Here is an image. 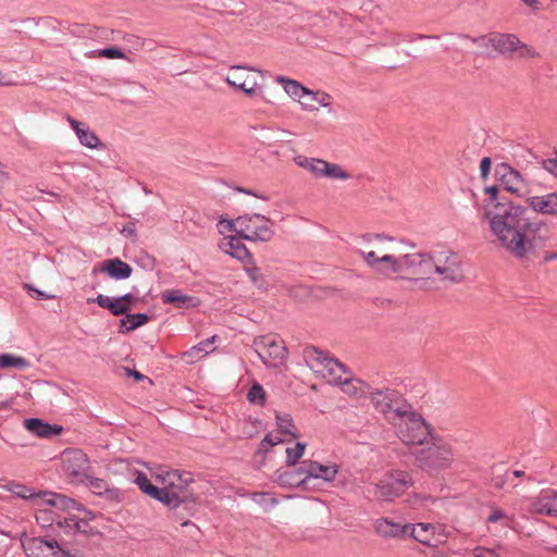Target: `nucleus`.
<instances>
[{
	"instance_id": "obj_1",
	"label": "nucleus",
	"mask_w": 557,
	"mask_h": 557,
	"mask_svg": "<svg viewBox=\"0 0 557 557\" xmlns=\"http://www.w3.org/2000/svg\"><path fill=\"white\" fill-rule=\"evenodd\" d=\"M484 194L482 219L488 222L500 246L518 260L535 256L544 243L540 232L545 225L531 222L529 207L510 199L498 185L486 186Z\"/></svg>"
},
{
	"instance_id": "obj_2",
	"label": "nucleus",
	"mask_w": 557,
	"mask_h": 557,
	"mask_svg": "<svg viewBox=\"0 0 557 557\" xmlns=\"http://www.w3.org/2000/svg\"><path fill=\"white\" fill-rule=\"evenodd\" d=\"M169 482L159 487L154 485L146 473L139 471L134 480L139 490L152 499L161 503L168 510V518L188 529V535L199 541L200 528L190 518H195L200 511V498L188 486L194 482L190 472L177 470L168 474Z\"/></svg>"
},
{
	"instance_id": "obj_3",
	"label": "nucleus",
	"mask_w": 557,
	"mask_h": 557,
	"mask_svg": "<svg viewBox=\"0 0 557 557\" xmlns=\"http://www.w3.org/2000/svg\"><path fill=\"white\" fill-rule=\"evenodd\" d=\"M411 454L414 456L416 465L430 473L447 469L454 459L451 447L438 436L432 437L421 447L412 448Z\"/></svg>"
},
{
	"instance_id": "obj_4",
	"label": "nucleus",
	"mask_w": 557,
	"mask_h": 557,
	"mask_svg": "<svg viewBox=\"0 0 557 557\" xmlns=\"http://www.w3.org/2000/svg\"><path fill=\"white\" fill-rule=\"evenodd\" d=\"M413 484L412 476L404 470H392L373 486V496L381 502H392Z\"/></svg>"
},
{
	"instance_id": "obj_5",
	"label": "nucleus",
	"mask_w": 557,
	"mask_h": 557,
	"mask_svg": "<svg viewBox=\"0 0 557 557\" xmlns=\"http://www.w3.org/2000/svg\"><path fill=\"white\" fill-rule=\"evenodd\" d=\"M493 53L505 58H536L539 53L531 46L522 42L517 35L493 32Z\"/></svg>"
},
{
	"instance_id": "obj_6",
	"label": "nucleus",
	"mask_w": 557,
	"mask_h": 557,
	"mask_svg": "<svg viewBox=\"0 0 557 557\" xmlns=\"http://www.w3.org/2000/svg\"><path fill=\"white\" fill-rule=\"evenodd\" d=\"M432 437H435L433 429L420 413L419 417L405 420L404 423L399 425V438L404 444L412 445L413 448L428 444L429 440L431 441Z\"/></svg>"
},
{
	"instance_id": "obj_7",
	"label": "nucleus",
	"mask_w": 557,
	"mask_h": 557,
	"mask_svg": "<svg viewBox=\"0 0 557 557\" xmlns=\"http://www.w3.org/2000/svg\"><path fill=\"white\" fill-rule=\"evenodd\" d=\"M256 352L267 368H277L287 359V349L283 341L271 336L255 339Z\"/></svg>"
},
{
	"instance_id": "obj_8",
	"label": "nucleus",
	"mask_w": 557,
	"mask_h": 557,
	"mask_svg": "<svg viewBox=\"0 0 557 557\" xmlns=\"http://www.w3.org/2000/svg\"><path fill=\"white\" fill-rule=\"evenodd\" d=\"M62 469L72 483H85L90 469L89 459L81 449L65 450L62 455Z\"/></svg>"
},
{
	"instance_id": "obj_9",
	"label": "nucleus",
	"mask_w": 557,
	"mask_h": 557,
	"mask_svg": "<svg viewBox=\"0 0 557 557\" xmlns=\"http://www.w3.org/2000/svg\"><path fill=\"white\" fill-rule=\"evenodd\" d=\"M276 82L280 83L285 92L294 99H297L302 108L308 111L317 110L313 101L317 100V94L301 85L299 82L289 79L285 76H277Z\"/></svg>"
},
{
	"instance_id": "obj_10",
	"label": "nucleus",
	"mask_w": 557,
	"mask_h": 557,
	"mask_svg": "<svg viewBox=\"0 0 557 557\" xmlns=\"http://www.w3.org/2000/svg\"><path fill=\"white\" fill-rule=\"evenodd\" d=\"M400 272L408 271L412 275L423 276L432 272L433 256L428 252L406 253L399 258Z\"/></svg>"
},
{
	"instance_id": "obj_11",
	"label": "nucleus",
	"mask_w": 557,
	"mask_h": 557,
	"mask_svg": "<svg viewBox=\"0 0 557 557\" xmlns=\"http://www.w3.org/2000/svg\"><path fill=\"white\" fill-rule=\"evenodd\" d=\"M306 471L305 460L300 462L299 467L288 469L280 468L275 471L274 482L281 487H306L308 478Z\"/></svg>"
},
{
	"instance_id": "obj_12",
	"label": "nucleus",
	"mask_w": 557,
	"mask_h": 557,
	"mask_svg": "<svg viewBox=\"0 0 557 557\" xmlns=\"http://www.w3.org/2000/svg\"><path fill=\"white\" fill-rule=\"evenodd\" d=\"M23 425L29 433L41 438H53L63 432V426L51 424L40 418H27Z\"/></svg>"
},
{
	"instance_id": "obj_13",
	"label": "nucleus",
	"mask_w": 557,
	"mask_h": 557,
	"mask_svg": "<svg viewBox=\"0 0 557 557\" xmlns=\"http://www.w3.org/2000/svg\"><path fill=\"white\" fill-rule=\"evenodd\" d=\"M409 523L401 524L389 518H379L374 522L375 533L383 539H404L407 537Z\"/></svg>"
},
{
	"instance_id": "obj_14",
	"label": "nucleus",
	"mask_w": 557,
	"mask_h": 557,
	"mask_svg": "<svg viewBox=\"0 0 557 557\" xmlns=\"http://www.w3.org/2000/svg\"><path fill=\"white\" fill-rule=\"evenodd\" d=\"M396 397H398V391L388 387L377 388L370 393L374 408L386 417L392 413Z\"/></svg>"
},
{
	"instance_id": "obj_15",
	"label": "nucleus",
	"mask_w": 557,
	"mask_h": 557,
	"mask_svg": "<svg viewBox=\"0 0 557 557\" xmlns=\"http://www.w3.org/2000/svg\"><path fill=\"white\" fill-rule=\"evenodd\" d=\"M100 271L114 281L127 280L133 274V268L120 258H110L101 263Z\"/></svg>"
},
{
	"instance_id": "obj_16",
	"label": "nucleus",
	"mask_w": 557,
	"mask_h": 557,
	"mask_svg": "<svg viewBox=\"0 0 557 557\" xmlns=\"http://www.w3.org/2000/svg\"><path fill=\"white\" fill-rule=\"evenodd\" d=\"M163 304L173 305L177 309H190L200 305L197 297L183 294L181 289H165L161 294Z\"/></svg>"
},
{
	"instance_id": "obj_17",
	"label": "nucleus",
	"mask_w": 557,
	"mask_h": 557,
	"mask_svg": "<svg viewBox=\"0 0 557 557\" xmlns=\"http://www.w3.org/2000/svg\"><path fill=\"white\" fill-rule=\"evenodd\" d=\"M525 202H528V207L535 212L557 215V193H550L545 196L530 197L525 200Z\"/></svg>"
},
{
	"instance_id": "obj_18",
	"label": "nucleus",
	"mask_w": 557,
	"mask_h": 557,
	"mask_svg": "<svg viewBox=\"0 0 557 557\" xmlns=\"http://www.w3.org/2000/svg\"><path fill=\"white\" fill-rule=\"evenodd\" d=\"M308 482L313 480H323L331 482L335 479L338 470L337 466H324L314 460H305Z\"/></svg>"
},
{
	"instance_id": "obj_19",
	"label": "nucleus",
	"mask_w": 557,
	"mask_h": 557,
	"mask_svg": "<svg viewBox=\"0 0 557 557\" xmlns=\"http://www.w3.org/2000/svg\"><path fill=\"white\" fill-rule=\"evenodd\" d=\"M305 354H306L307 358L312 359L320 364H323L324 368L332 375L336 374L337 370H341L344 373H348V368L344 363H342L337 359L329 357L325 352H323L322 350H319L315 347L307 348Z\"/></svg>"
},
{
	"instance_id": "obj_20",
	"label": "nucleus",
	"mask_w": 557,
	"mask_h": 557,
	"mask_svg": "<svg viewBox=\"0 0 557 557\" xmlns=\"http://www.w3.org/2000/svg\"><path fill=\"white\" fill-rule=\"evenodd\" d=\"M84 484L91 488L96 495L102 496L108 500L119 503L122 499L121 491L116 487H109L108 482L103 479L94 478L88 474V479H86Z\"/></svg>"
},
{
	"instance_id": "obj_21",
	"label": "nucleus",
	"mask_w": 557,
	"mask_h": 557,
	"mask_svg": "<svg viewBox=\"0 0 557 557\" xmlns=\"http://www.w3.org/2000/svg\"><path fill=\"white\" fill-rule=\"evenodd\" d=\"M67 122L71 124L72 128L74 129L76 136L79 139V143L83 146L90 149H95L101 146L99 137L92 131H90V128L83 122L75 120L71 115H67Z\"/></svg>"
},
{
	"instance_id": "obj_22",
	"label": "nucleus",
	"mask_w": 557,
	"mask_h": 557,
	"mask_svg": "<svg viewBox=\"0 0 557 557\" xmlns=\"http://www.w3.org/2000/svg\"><path fill=\"white\" fill-rule=\"evenodd\" d=\"M96 302L100 308L108 310L114 317H122L129 312V307L124 305L123 300H121V296L119 297H109L102 294H99L95 299H87V302Z\"/></svg>"
},
{
	"instance_id": "obj_23",
	"label": "nucleus",
	"mask_w": 557,
	"mask_h": 557,
	"mask_svg": "<svg viewBox=\"0 0 557 557\" xmlns=\"http://www.w3.org/2000/svg\"><path fill=\"white\" fill-rule=\"evenodd\" d=\"M242 239L243 238H239L237 235L225 237L226 243L224 246L227 247L225 252L242 262L252 263V255L245 244H243Z\"/></svg>"
},
{
	"instance_id": "obj_24",
	"label": "nucleus",
	"mask_w": 557,
	"mask_h": 557,
	"mask_svg": "<svg viewBox=\"0 0 557 557\" xmlns=\"http://www.w3.org/2000/svg\"><path fill=\"white\" fill-rule=\"evenodd\" d=\"M69 32L79 38L109 39V30L107 28H98L89 24L74 23L70 25Z\"/></svg>"
},
{
	"instance_id": "obj_25",
	"label": "nucleus",
	"mask_w": 557,
	"mask_h": 557,
	"mask_svg": "<svg viewBox=\"0 0 557 557\" xmlns=\"http://www.w3.org/2000/svg\"><path fill=\"white\" fill-rule=\"evenodd\" d=\"M244 69L243 66H233L232 70L235 72L232 73V75H228L226 78V82L237 88L244 91L247 96L253 97L257 94V82L256 79H249V77H246L245 79L243 76L237 73L238 70Z\"/></svg>"
},
{
	"instance_id": "obj_26",
	"label": "nucleus",
	"mask_w": 557,
	"mask_h": 557,
	"mask_svg": "<svg viewBox=\"0 0 557 557\" xmlns=\"http://www.w3.org/2000/svg\"><path fill=\"white\" fill-rule=\"evenodd\" d=\"M151 319H152V317L149 315L148 313H141V312L129 313V312H127V314H125L124 318H122L120 320L119 333L127 334V333L147 324Z\"/></svg>"
},
{
	"instance_id": "obj_27",
	"label": "nucleus",
	"mask_w": 557,
	"mask_h": 557,
	"mask_svg": "<svg viewBox=\"0 0 557 557\" xmlns=\"http://www.w3.org/2000/svg\"><path fill=\"white\" fill-rule=\"evenodd\" d=\"M24 549L30 550H39L42 552L44 548H48L50 550L55 549L60 544L54 537L49 536H34L27 537L26 533L23 534L21 539Z\"/></svg>"
},
{
	"instance_id": "obj_28",
	"label": "nucleus",
	"mask_w": 557,
	"mask_h": 557,
	"mask_svg": "<svg viewBox=\"0 0 557 557\" xmlns=\"http://www.w3.org/2000/svg\"><path fill=\"white\" fill-rule=\"evenodd\" d=\"M460 38H463L466 40H470L472 44L479 46L482 48L480 51L481 55L487 57V58H495V54L493 53V32L488 33L486 35L481 36H470V35H458Z\"/></svg>"
},
{
	"instance_id": "obj_29",
	"label": "nucleus",
	"mask_w": 557,
	"mask_h": 557,
	"mask_svg": "<svg viewBox=\"0 0 557 557\" xmlns=\"http://www.w3.org/2000/svg\"><path fill=\"white\" fill-rule=\"evenodd\" d=\"M275 420L278 432L284 435H289L293 438H298L299 433L295 426L294 420L289 413L275 411Z\"/></svg>"
},
{
	"instance_id": "obj_30",
	"label": "nucleus",
	"mask_w": 557,
	"mask_h": 557,
	"mask_svg": "<svg viewBox=\"0 0 557 557\" xmlns=\"http://www.w3.org/2000/svg\"><path fill=\"white\" fill-rule=\"evenodd\" d=\"M255 219L264 223L270 222L269 218L260 213L244 214L236 218L237 225L239 226L236 231V235L239 236V238L244 239V236L250 235L252 231L250 222Z\"/></svg>"
},
{
	"instance_id": "obj_31",
	"label": "nucleus",
	"mask_w": 557,
	"mask_h": 557,
	"mask_svg": "<svg viewBox=\"0 0 557 557\" xmlns=\"http://www.w3.org/2000/svg\"><path fill=\"white\" fill-rule=\"evenodd\" d=\"M392 413L404 420H408L412 417H419V412L413 409L412 405L409 404L399 392L398 397H396L394 408L392 409Z\"/></svg>"
},
{
	"instance_id": "obj_32",
	"label": "nucleus",
	"mask_w": 557,
	"mask_h": 557,
	"mask_svg": "<svg viewBox=\"0 0 557 557\" xmlns=\"http://www.w3.org/2000/svg\"><path fill=\"white\" fill-rule=\"evenodd\" d=\"M437 274L444 275V280H448L453 283L461 282L463 275L461 273L459 262H453L450 265H438L433 262V269Z\"/></svg>"
},
{
	"instance_id": "obj_33",
	"label": "nucleus",
	"mask_w": 557,
	"mask_h": 557,
	"mask_svg": "<svg viewBox=\"0 0 557 557\" xmlns=\"http://www.w3.org/2000/svg\"><path fill=\"white\" fill-rule=\"evenodd\" d=\"M30 367V362L22 357L13 354H1L0 355V368L1 369H17L26 370Z\"/></svg>"
},
{
	"instance_id": "obj_34",
	"label": "nucleus",
	"mask_w": 557,
	"mask_h": 557,
	"mask_svg": "<svg viewBox=\"0 0 557 557\" xmlns=\"http://www.w3.org/2000/svg\"><path fill=\"white\" fill-rule=\"evenodd\" d=\"M295 163L307 171H309L311 174H313L317 177H322V159L317 158H308L305 156H297L294 159Z\"/></svg>"
},
{
	"instance_id": "obj_35",
	"label": "nucleus",
	"mask_w": 557,
	"mask_h": 557,
	"mask_svg": "<svg viewBox=\"0 0 557 557\" xmlns=\"http://www.w3.org/2000/svg\"><path fill=\"white\" fill-rule=\"evenodd\" d=\"M5 487L14 496H16L18 498H22V499H25V500H30V502H33L35 504L37 492H35L34 490L29 488L28 486H26L24 484H21V483H16V482H9L5 485Z\"/></svg>"
},
{
	"instance_id": "obj_36",
	"label": "nucleus",
	"mask_w": 557,
	"mask_h": 557,
	"mask_svg": "<svg viewBox=\"0 0 557 557\" xmlns=\"http://www.w3.org/2000/svg\"><path fill=\"white\" fill-rule=\"evenodd\" d=\"M322 177H329L334 180H348L350 178V173L344 170L341 165L336 163H330L323 160L322 164Z\"/></svg>"
},
{
	"instance_id": "obj_37",
	"label": "nucleus",
	"mask_w": 557,
	"mask_h": 557,
	"mask_svg": "<svg viewBox=\"0 0 557 557\" xmlns=\"http://www.w3.org/2000/svg\"><path fill=\"white\" fill-rule=\"evenodd\" d=\"M245 272L248 275L251 283L259 289H267V283L261 269L256 265L255 260L252 263H245Z\"/></svg>"
},
{
	"instance_id": "obj_38",
	"label": "nucleus",
	"mask_w": 557,
	"mask_h": 557,
	"mask_svg": "<svg viewBox=\"0 0 557 557\" xmlns=\"http://www.w3.org/2000/svg\"><path fill=\"white\" fill-rule=\"evenodd\" d=\"M274 236V231L271 230L268 225H259L255 227L250 235L244 236L245 240L249 242H270Z\"/></svg>"
},
{
	"instance_id": "obj_39",
	"label": "nucleus",
	"mask_w": 557,
	"mask_h": 557,
	"mask_svg": "<svg viewBox=\"0 0 557 557\" xmlns=\"http://www.w3.org/2000/svg\"><path fill=\"white\" fill-rule=\"evenodd\" d=\"M431 528V524L428 523H417V524H410L409 523V530L408 535L416 541L428 545L430 543V539L428 536V532Z\"/></svg>"
},
{
	"instance_id": "obj_40",
	"label": "nucleus",
	"mask_w": 557,
	"mask_h": 557,
	"mask_svg": "<svg viewBox=\"0 0 557 557\" xmlns=\"http://www.w3.org/2000/svg\"><path fill=\"white\" fill-rule=\"evenodd\" d=\"M380 268L381 270L377 273L387 275L388 273H399L400 272V263L399 258H396L393 255H384L380 258Z\"/></svg>"
},
{
	"instance_id": "obj_41",
	"label": "nucleus",
	"mask_w": 557,
	"mask_h": 557,
	"mask_svg": "<svg viewBox=\"0 0 557 557\" xmlns=\"http://www.w3.org/2000/svg\"><path fill=\"white\" fill-rule=\"evenodd\" d=\"M247 400L252 405L263 406L265 404L267 394L263 386L260 383L253 382L251 384L247 393Z\"/></svg>"
},
{
	"instance_id": "obj_42",
	"label": "nucleus",
	"mask_w": 557,
	"mask_h": 557,
	"mask_svg": "<svg viewBox=\"0 0 557 557\" xmlns=\"http://www.w3.org/2000/svg\"><path fill=\"white\" fill-rule=\"evenodd\" d=\"M252 500L261 506L265 511L272 509L278 504V499L269 492H256L251 496Z\"/></svg>"
},
{
	"instance_id": "obj_43",
	"label": "nucleus",
	"mask_w": 557,
	"mask_h": 557,
	"mask_svg": "<svg viewBox=\"0 0 557 557\" xmlns=\"http://www.w3.org/2000/svg\"><path fill=\"white\" fill-rule=\"evenodd\" d=\"M306 450V444L302 442H297L295 444V447H287L286 448V466L287 467H294L296 466L300 458L304 456Z\"/></svg>"
},
{
	"instance_id": "obj_44",
	"label": "nucleus",
	"mask_w": 557,
	"mask_h": 557,
	"mask_svg": "<svg viewBox=\"0 0 557 557\" xmlns=\"http://www.w3.org/2000/svg\"><path fill=\"white\" fill-rule=\"evenodd\" d=\"M57 508L62 511L82 510L84 505L75 500L74 498L67 497L64 494L58 495Z\"/></svg>"
},
{
	"instance_id": "obj_45",
	"label": "nucleus",
	"mask_w": 557,
	"mask_h": 557,
	"mask_svg": "<svg viewBox=\"0 0 557 557\" xmlns=\"http://www.w3.org/2000/svg\"><path fill=\"white\" fill-rule=\"evenodd\" d=\"M275 445H277V442H274V437L272 436V434L271 433L265 434L264 437L262 438V441L260 442L258 449L255 453L256 457H258V456L261 457V461H260L261 465L264 463L265 456L269 453L270 448Z\"/></svg>"
},
{
	"instance_id": "obj_46",
	"label": "nucleus",
	"mask_w": 557,
	"mask_h": 557,
	"mask_svg": "<svg viewBox=\"0 0 557 557\" xmlns=\"http://www.w3.org/2000/svg\"><path fill=\"white\" fill-rule=\"evenodd\" d=\"M495 177L500 182L503 178H520V173L509 164L503 162L495 168Z\"/></svg>"
},
{
	"instance_id": "obj_47",
	"label": "nucleus",
	"mask_w": 557,
	"mask_h": 557,
	"mask_svg": "<svg viewBox=\"0 0 557 557\" xmlns=\"http://www.w3.org/2000/svg\"><path fill=\"white\" fill-rule=\"evenodd\" d=\"M216 338V335H212L211 337L201 341L199 344L194 346L189 351H187V355L191 356L195 352H203V356H207L210 351H213L215 349L214 347H212V345L214 344Z\"/></svg>"
},
{
	"instance_id": "obj_48",
	"label": "nucleus",
	"mask_w": 557,
	"mask_h": 557,
	"mask_svg": "<svg viewBox=\"0 0 557 557\" xmlns=\"http://www.w3.org/2000/svg\"><path fill=\"white\" fill-rule=\"evenodd\" d=\"M35 518L41 528H49L55 524V513L50 509L38 510Z\"/></svg>"
},
{
	"instance_id": "obj_49",
	"label": "nucleus",
	"mask_w": 557,
	"mask_h": 557,
	"mask_svg": "<svg viewBox=\"0 0 557 557\" xmlns=\"http://www.w3.org/2000/svg\"><path fill=\"white\" fill-rule=\"evenodd\" d=\"M99 57L107 59H124L125 52L115 46L106 47L96 51Z\"/></svg>"
},
{
	"instance_id": "obj_50",
	"label": "nucleus",
	"mask_w": 557,
	"mask_h": 557,
	"mask_svg": "<svg viewBox=\"0 0 557 557\" xmlns=\"http://www.w3.org/2000/svg\"><path fill=\"white\" fill-rule=\"evenodd\" d=\"M58 495L59 493L39 491L36 494L35 504H39L41 502L42 504L57 508Z\"/></svg>"
},
{
	"instance_id": "obj_51",
	"label": "nucleus",
	"mask_w": 557,
	"mask_h": 557,
	"mask_svg": "<svg viewBox=\"0 0 557 557\" xmlns=\"http://www.w3.org/2000/svg\"><path fill=\"white\" fill-rule=\"evenodd\" d=\"M522 176L520 175V178H509V177H506V178H503L499 183L500 185L498 186L500 188V191L504 193H510V194H518L519 191V188L517 186V184L519 183H522Z\"/></svg>"
},
{
	"instance_id": "obj_52",
	"label": "nucleus",
	"mask_w": 557,
	"mask_h": 557,
	"mask_svg": "<svg viewBox=\"0 0 557 557\" xmlns=\"http://www.w3.org/2000/svg\"><path fill=\"white\" fill-rule=\"evenodd\" d=\"M73 528H74L73 532H78V533H82V534H85V535H96V534H99V532L97 530H95L92 527H90L88 524L86 519H78L77 518V520H75V523H73Z\"/></svg>"
},
{
	"instance_id": "obj_53",
	"label": "nucleus",
	"mask_w": 557,
	"mask_h": 557,
	"mask_svg": "<svg viewBox=\"0 0 557 557\" xmlns=\"http://www.w3.org/2000/svg\"><path fill=\"white\" fill-rule=\"evenodd\" d=\"M359 255L364 259L368 265L373 269L375 272L380 271V258L376 256L374 251L364 252L359 250Z\"/></svg>"
},
{
	"instance_id": "obj_54",
	"label": "nucleus",
	"mask_w": 557,
	"mask_h": 557,
	"mask_svg": "<svg viewBox=\"0 0 557 557\" xmlns=\"http://www.w3.org/2000/svg\"><path fill=\"white\" fill-rule=\"evenodd\" d=\"M24 288L27 290L28 295L35 299H53V298H55L54 295L48 294L44 290H40L32 284H25Z\"/></svg>"
},
{
	"instance_id": "obj_55",
	"label": "nucleus",
	"mask_w": 557,
	"mask_h": 557,
	"mask_svg": "<svg viewBox=\"0 0 557 557\" xmlns=\"http://www.w3.org/2000/svg\"><path fill=\"white\" fill-rule=\"evenodd\" d=\"M492 483L497 490H503L508 483H511L510 473L507 471L504 474L494 475Z\"/></svg>"
},
{
	"instance_id": "obj_56",
	"label": "nucleus",
	"mask_w": 557,
	"mask_h": 557,
	"mask_svg": "<svg viewBox=\"0 0 557 557\" xmlns=\"http://www.w3.org/2000/svg\"><path fill=\"white\" fill-rule=\"evenodd\" d=\"M541 163L543 169L557 177V153L555 158L542 159Z\"/></svg>"
},
{
	"instance_id": "obj_57",
	"label": "nucleus",
	"mask_w": 557,
	"mask_h": 557,
	"mask_svg": "<svg viewBox=\"0 0 557 557\" xmlns=\"http://www.w3.org/2000/svg\"><path fill=\"white\" fill-rule=\"evenodd\" d=\"M492 166V160L490 157H484L480 161V176L483 181H485L488 177V174L491 172Z\"/></svg>"
},
{
	"instance_id": "obj_58",
	"label": "nucleus",
	"mask_w": 557,
	"mask_h": 557,
	"mask_svg": "<svg viewBox=\"0 0 557 557\" xmlns=\"http://www.w3.org/2000/svg\"><path fill=\"white\" fill-rule=\"evenodd\" d=\"M219 226H221L223 228L220 231L221 233H223L224 231L236 233V231H237L236 219L232 220V219H226V218L221 216V219L219 221Z\"/></svg>"
},
{
	"instance_id": "obj_59",
	"label": "nucleus",
	"mask_w": 557,
	"mask_h": 557,
	"mask_svg": "<svg viewBox=\"0 0 557 557\" xmlns=\"http://www.w3.org/2000/svg\"><path fill=\"white\" fill-rule=\"evenodd\" d=\"M75 520H77V517H75V516H71L69 518H63V519H58V520L55 519V524L59 528L67 529L66 533H70V532L74 531L73 523H75Z\"/></svg>"
},
{
	"instance_id": "obj_60",
	"label": "nucleus",
	"mask_w": 557,
	"mask_h": 557,
	"mask_svg": "<svg viewBox=\"0 0 557 557\" xmlns=\"http://www.w3.org/2000/svg\"><path fill=\"white\" fill-rule=\"evenodd\" d=\"M549 504L550 503L544 502L542 497L539 496L536 500L532 503V509L536 513L546 515V510L549 508Z\"/></svg>"
},
{
	"instance_id": "obj_61",
	"label": "nucleus",
	"mask_w": 557,
	"mask_h": 557,
	"mask_svg": "<svg viewBox=\"0 0 557 557\" xmlns=\"http://www.w3.org/2000/svg\"><path fill=\"white\" fill-rule=\"evenodd\" d=\"M121 233L127 238H133L134 240L137 238V231L134 222H127L121 230Z\"/></svg>"
},
{
	"instance_id": "obj_62",
	"label": "nucleus",
	"mask_w": 557,
	"mask_h": 557,
	"mask_svg": "<svg viewBox=\"0 0 557 557\" xmlns=\"http://www.w3.org/2000/svg\"><path fill=\"white\" fill-rule=\"evenodd\" d=\"M542 499L547 503H555L557 500V492L554 490H543L540 494Z\"/></svg>"
},
{
	"instance_id": "obj_63",
	"label": "nucleus",
	"mask_w": 557,
	"mask_h": 557,
	"mask_svg": "<svg viewBox=\"0 0 557 557\" xmlns=\"http://www.w3.org/2000/svg\"><path fill=\"white\" fill-rule=\"evenodd\" d=\"M317 94V100L313 101V104L317 102L322 107H329L331 104L330 102V95L325 92H315Z\"/></svg>"
},
{
	"instance_id": "obj_64",
	"label": "nucleus",
	"mask_w": 557,
	"mask_h": 557,
	"mask_svg": "<svg viewBox=\"0 0 557 557\" xmlns=\"http://www.w3.org/2000/svg\"><path fill=\"white\" fill-rule=\"evenodd\" d=\"M506 515L502 509H495L492 511V513L487 518V522L495 523L499 521L500 519L505 518Z\"/></svg>"
}]
</instances>
